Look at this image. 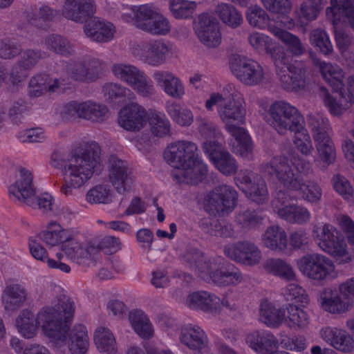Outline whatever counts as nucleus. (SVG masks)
<instances>
[{
  "instance_id": "nucleus-1",
  "label": "nucleus",
  "mask_w": 354,
  "mask_h": 354,
  "mask_svg": "<svg viewBox=\"0 0 354 354\" xmlns=\"http://www.w3.org/2000/svg\"><path fill=\"white\" fill-rule=\"evenodd\" d=\"M75 306L73 301L64 295L50 299V303L41 307L36 315L30 309H24L15 319L17 332L26 339L42 334L53 343H64L71 325Z\"/></svg>"
},
{
  "instance_id": "nucleus-2",
  "label": "nucleus",
  "mask_w": 354,
  "mask_h": 354,
  "mask_svg": "<svg viewBox=\"0 0 354 354\" xmlns=\"http://www.w3.org/2000/svg\"><path fill=\"white\" fill-rule=\"evenodd\" d=\"M218 106V113L225 124V129L234 138L232 150L237 156L249 158L253 152L254 143L248 131L232 122L242 124L245 122L246 109L242 94L232 84L223 87L222 93H212L205 102V108L212 111Z\"/></svg>"
},
{
  "instance_id": "nucleus-3",
  "label": "nucleus",
  "mask_w": 354,
  "mask_h": 354,
  "mask_svg": "<svg viewBox=\"0 0 354 354\" xmlns=\"http://www.w3.org/2000/svg\"><path fill=\"white\" fill-rule=\"evenodd\" d=\"M291 163L297 171L295 173L284 156H275L261 167V171L270 178H276L285 187L286 191H299L302 199L310 204L318 203L322 197V189L315 180L304 183V176L313 174V163L299 156H293Z\"/></svg>"
},
{
  "instance_id": "nucleus-4",
  "label": "nucleus",
  "mask_w": 354,
  "mask_h": 354,
  "mask_svg": "<svg viewBox=\"0 0 354 354\" xmlns=\"http://www.w3.org/2000/svg\"><path fill=\"white\" fill-rule=\"evenodd\" d=\"M248 41L258 54L271 57L284 90L296 92L304 88L306 71L302 63L298 61L290 63V57L275 40L265 33L253 31L249 33Z\"/></svg>"
},
{
  "instance_id": "nucleus-5",
  "label": "nucleus",
  "mask_w": 354,
  "mask_h": 354,
  "mask_svg": "<svg viewBox=\"0 0 354 354\" xmlns=\"http://www.w3.org/2000/svg\"><path fill=\"white\" fill-rule=\"evenodd\" d=\"M198 147L194 142L179 140L169 144L164 158L174 167L171 175L180 183L196 184L207 174V165L197 154Z\"/></svg>"
},
{
  "instance_id": "nucleus-6",
  "label": "nucleus",
  "mask_w": 354,
  "mask_h": 354,
  "mask_svg": "<svg viewBox=\"0 0 354 354\" xmlns=\"http://www.w3.org/2000/svg\"><path fill=\"white\" fill-rule=\"evenodd\" d=\"M100 153V147L95 141L87 142L78 151L71 153L65 166L64 184L60 189L62 194L71 195L73 189L80 188L95 172L102 170Z\"/></svg>"
},
{
  "instance_id": "nucleus-7",
  "label": "nucleus",
  "mask_w": 354,
  "mask_h": 354,
  "mask_svg": "<svg viewBox=\"0 0 354 354\" xmlns=\"http://www.w3.org/2000/svg\"><path fill=\"white\" fill-rule=\"evenodd\" d=\"M183 260L202 279L219 287H235L243 281L239 268L232 264H223L220 257L209 258L197 249L187 250Z\"/></svg>"
},
{
  "instance_id": "nucleus-8",
  "label": "nucleus",
  "mask_w": 354,
  "mask_h": 354,
  "mask_svg": "<svg viewBox=\"0 0 354 354\" xmlns=\"http://www.w3.org/2000/svg\"><path fill=\"white\" fill-rule=\"evenodd\" d=\"M104 62L93 58L88 62V68L80 63L69 64L65 66L66 78L55 79L51 83L46 74H39L32 77L29 82V93L31 96L39 97L44 92H62L72 88L73 82L89 83L99 77Z\"/></svg>"
},
{
  "instance_id": "nucleus-9",
  "label": "nucleus",
  "mask_w": 354,
  "mask_h": 354,
  "mask_svg": "<svg viewBox=\"0 0 354 354\" xmlns=\"http://www.w3.org/2000/svg\"><path fill=\"white\" fill-rule=\"evenodd\" d=\"M199 131L207 140L203 145V151L214 166L225 176L236 174L239 168L237 161L223 149V138L217 125L204 120L199 126Z\"/></svg>"
},
{
  "instance_id": "nucleus-10",
  "label": "nucleus",
  "mask_w": 354,
  "mask_h": 354,
  "mask_svg": "<svg viewBox=\"0 0 354 354\" xmlns=\"http://www.w3.org/2000/svg\"><path fill=\"white\" fill-rule=\"evenodd\" d=\"M309 124L313 134L317 153L315 163L321 169L333 165L337 156L335 144L330 136L331 128L328 118L317 115L311 116Z\"/></svg>"
},
{
  "instance_id": "nucleus-11",
  "label": "nucleus",
  "mask_w": 354,
  "mask_h": 354,
  "mask_svg": "<svg viewBox=\"0 0 354 354\" xmlns=\"http://www.w3.org/2000/svg\"><path fill=\"white\" fill-rule=\"evenodd\" d=\"M313 236L318 247L342 263L351 262L354 255L348 250L343 234L332 224L325 223L313 230Z\"/></svg>"
},
{
  "instance_id": "nucleus-12",
  "label": "nucleus",
  "mask_w": 354,
  "mask_h": 354,
  "mask_svg": "<svg viewBox=\"0 0 354 354\" xmlns=\"http://www.w3.org/2000/svg\"><path fill=\"white\" fill-rule=\"evenodd\" d=\"M300 272L308 279L324 283L337 277V271L333 261L319 253H308L297 260Z\"/></svg>"
},
{
  "instance_id": "nucleus-13",
  "label": "nucleus",
  "mask_w": 354,
  "mask_h": 354,
  "mask_svg": "<svg viewBox=\"0 0 354 354\" xmlns=\"http://www.w3.org/2000/svg\"><path fill=\"white\" fill-rule=\"evenodd\" d=\"M304 120L300 111L286 100L274 101L269 106L267 122L279 134L297 129Z\"/></svg>"
},
{
  "instance_id": "nucleus-14",
  "label": "nucleus",
  "mask_w": 354,
  "mask_h": 354,
  "mask_svg": "<svg viewBox=\"0 0 354 354\" xmlns=\"http://www.w3.org/2000/svg\"><path fill=\"white\" fill-rule=\"evenodd\" d=\"M237 201L238 193L236 189L230 185L223 184L205 194L202 205L210 216H224L235 209Z\"/></svg>"
},
{
  "instance_id": "nucleus-15",
  "label": "nucleus",
  "mask_w": 354,
  "mask_h": 354,
  "mask_svg": "<svg viewBox=\"0 0 354 354\" xmlns=\"http://www.w3.org/2000/svg\"><path fill=\"white\" fill-rule=\"evenodd\" d=\"M297 197L289 193V191L279 190L276 193L272 201V207L279 218L290 224L306 225L311 219V213L305 206L298 204H288Z\"/></svg>"
},
{
  "instance_id": "nucleus-16",
  "label": "nucleus",
  "mask_w": 354,
  "mask_h": 354,
  "mask_svg": "<svg viewBox=\"0 0 354 354\" xmlns=\"http://www.w3.org/2000/svg\"><path fill=\"white\" fill-rule=\"evenodd\" d=\"M113 75L131 86L139 95L149 97L155 93V86L146 73L134 65L118 63L111 67Z\"/></svg>"
},
{
  "instance_id": "nucleus-17",
  "label": "nucleus",
  "mask_w": 354,
  "mask_h": 354,
  "mask_svg": "<svg viewBox=\"0 0 354 354\" xmlns=\"http://www.w3.org/2000/svg\"><path fill=\"white\" fill-rule=\"evenodd\" d=\"M229 64L233 75L244 85L254 86L263 84L266 80L264 68L252 58L236 55L230 59Z\"/></svg>"
},
{
  "instance_id": "nucleus-18",
  "label": "nucleus",
  "mask_w": 354,
  "mask_h": 354,
  "mask_svg": "<svg viewBox=\"0 0 354 354\" xmlns=\"http://www.w3.org/2000/svg\"><path fill=\"white\" fill-rule=\"evenodd\" d=\"M132 54L151 66H159L171 55V46L162 39L144 41L132 47Z\"/></svg>"
},
{
  "instance_id": "nucleus-19",
  "label": "nucleus",
  "mask_w": 354,
  "mask_h": 354,
  "mask_svg": "<svg viewBox=\"0 0 354 354\" xmlns=\"http://www.w3.org/2000/svg\"><path fill=\"white\" fill-rule=\"evenodd\" d=\"M236 185L251 201L263 203L268 199V190L266 182L258 179L257 175L249 169H241L234 178Z\"/></svg>"
},
{
  "instance_id": "nucleus-20",
  "label": "nucleus",
  "mask_w": 354,
  "mask_h": 354,
  "mask_svg": "<svg viewBox=\"0 0 354 354\" xmlns=\"http://www.w3.org/2000/svg\"><path fill=\"white\" fill-rule=\"evenodd\" d=\"M223 252L231 260L245 266L257 265L262 259L261 250L250 241H238L226 245Z\"/></svg>"
},
{
  "instance_id": "nucleus-21",
  "label": "nucleus",
  "mask_w": 354,
  "mask_h": 354,
  "mask_svg": "<svg viewBox=\"0 0 354 354\" xmlns=\"http://www.w3.org/2000/svg\"><path fill=\"white\" fill-rule=\"evenodd\" d=\"M8 192L12 200L32 206L35 204L36 191L32 172L24 167L20 168L16 180L10 185Z\"/></svg>"
},
{
  "instance_id": "nucleus-22",
  "label": "nucleus",
  "mask_w": 354,
  "mask_h": 354,
  "mask_svg": "<svg viewBox=\"0 0 354 354\" xmlns=\"http://www.w3.org/2000/svg\"><path fill=\"white\" fill-rule=\"evenodd\" d=\"M109 178L119 194L131 189L134 179L127 162L115 156H111L108 165Z\"/></svg>"
},
{
  "instance_id": "nucleus-23",
  "label": "nucleus",
  "mask_w": 354,
  "mask_h": 354,
  "mask_svg": "<svg viewBox=\"0 0 354 354\" xmlns=\"http://www.w3.org/2000/svg\"><path fill=\"white\" fill-rule=\"evenodd\" d=\"M147 111L138 102L124 106L118 113V124L128 131H139L147 124Z\"/></svg>"
},
{
  "instance_id": "nucleus-24",
  "label": "nucleus",
  "mask_w": 354,
  "mask_h": 354,
  "mask_svg": "<svg viewBox=\"0 0 354 354\" xmlns=\"http://www.w3.org/2000/svg\"><path fill=\"white\" fill-rule=\"evenodd\" d=\"M196 33L205 46L209 48L218 46L222 41L220 25L217 19L208 13H202L198 16V24Z\"/></svg>"
},
{
  "instance_id": "nucleus-25",
  "label": "nucleus",
  "mask_w": 354,
  "mask_h": 354,
  "mask_svg": "<svg viewBox=\"0 0 354 354\" xmlns=\"http://www.w3.org/2000/svg\"><path fill=\"white\" fill-rule=\"evenodd\" d=\"M319 336L324 342L337 351L344 353L354 351V338L344 329L324 326L319 330Z\"/></svg>"
},
{
  "instance_id": "nucleus-26",
  "label": "nucleus",
  "mask_w": 354,
  "mask_h": 354,
  "mask_svg": "<svg viewBox=\"0 0 354 354\" xmlns=\"http://www.w3.org/2000/svg\"><path fill=\"white\" fill-rule=\"evenodd\" d=\"M315 65L319 68L324 81L333 91L337 93L342 99H345L348 95V88L346 90L344 88L345 73L343 69L336 64L325 61L317 60ZM346 85L348 86L347 84Z\"/></svg>"
},
{
  "instance_id": "nucleus-27",
  "label": "nucleus",
  "mask_w": 354,
  "mask_h": 354,
  "mask_svg": "<svg viewBox=\"0 0 354 354\" xmlns=\"http://www.w3.org/2000/svg\"><path fill=\"white\" fill-rule=\"evenodd\" d=\"M246 344L257 354H274L277 351L279 341L269 330H254L245 337Z\"/></svg>"
},
{
  "instance_id": "nucleus-28",
  "label": "nucleus",
  "mask_w": 354,
  "mask_h": 354,
  "mask_svg": "<svg viewBox=\"0 0 354 354\" xmlns=\"http://www.w3.org/2000/svg\"><path fill=\"white\" fill-rule=\"evenodd\" d=\"M94 0H63L62 16L76 23H83L94 14Z\"/></svg>"
},
{
  "instance_id": "nucleus-29",
  "label": "nucleus",
  "mask_w": 354,
  "mask_h": 354,
  "mask_svg": "<svg viewBox=\"0 0 354 354\" xmlns=\"http://www.w3.org/2000/svg\"><path fill=\"white\" fill-rule=\"evenodd\" d=\"M180 342L192 351L207 352L209 342L207 335L200 326L188 324L183 327L179 337Z\"/></svg>"
},
{
  "instance_id": "nucleus-30",
  "label": "nucleus",
  "mask_w": 354,
  "mask_h": 354,
  "mask_svg": "<svg viewBox=\"0 0 354 354\" xmlns=\"http://www.w3.org/2000/svg\"><path fill=\"white\" fill-rule=\"evenodd\" d=\"M152 77L157 86L167 95L180 100L185 95V88L183 81L173 73L168 71H156Z\"/></svg>"
},
{
  "instance_id": "nucleus-31",
  "label": "nucleus",
  "mask_w": 354,
  "mask_h": 354,
  "mask_svg": "<svg viewBox=\"0 0 354 354\" xmlns=\"http://www.w3.org/2000/svg\"><path fill=\"white\" fill-rule=\"evenodd\" d=\"M2 302L8 311H15L21 307L28 299V291L15 280H8L1 295Z\"/></svg>"
},
{
  "instance_id": "nucleus-32",
  "label": "nucleus",
  "mask_w": 354,
  "mask_h": 354,
  "mask_svg": "<svg viewBox=\"0 0 354 354\" xmlns=\"http://www.w3.org/2000/svg\"><path fill=\"white\" fill-rule=\"evenodd\" d=\"M84 31L86 36L91 40L107 43L113 39L116 30L112 23L94 18L85 24Z\"/></svg>"
},
{
  "instance_id": "nucleus-33",
  "label": "nucleus",
  "mask_w": 354,
  "mask_h": 354,
  "mask_svg": "<svg viewBox=\"0 0 354 354\" xmlns=\"http://www.w3.org/2000/svg\"><path fill=\"white\" fill-rule=\"evenodd\" d=\"M57 15V11L46 3H39L26 12L27 26L38 29L47 30L50 24Z\"/></svg>"
},
{
  "instance_id": "nucleus-34",
  "label": "nucleus",
  "mask_w": 354,
  "mask_h": 354,
  "mask_svg": "<svg viewBox=\"0 0 354 354\" xmlns=\"http://www.w3.org/2000/svg\"><path fill=\"white\" fill-rule=\"evenodd\" d=\"M42 57V54L39 50L24 51L20 61L12 69L10 77L11 83L17 87L19 86L28 76V71L33 68Z\"/></svg>"
},
{
  "instance_id": "nucleus-35",
  "label": "nucleus",
  "mask_w": 354,
  "mask_h": 354,
  "mask_svg": "<svg viewBox=\"0 0 354 354\" xmlns=\"http://www.w3.org/2000/svg\"><path fill=\"white\" fill-rule=\"evenodd\" d=\"M219 297L214 293L201 290L190 293L186 299V305L193 310H201L215 315L218 309Z\"/></svg>"
},
{
  "instance_id": "nucleus-36",
  "label": "nucleus",
  "mask_w": 354,
  "mask_h": 354,
  "mask_svg": "<svg viewBox=\"0 0 354 354\" xmlns=\"http://www.w3.org/2000/svg\"><path fill=\"white\" fill-rule=\"evenodd\" d=\"M69 326L66 339L68 337V347L71 354H86L90 346V339L86 327L83 324H75L71 329ZM58 343L57 344H64Z\"/></svg>"
},
{
  "instance_id": "nucleus-37",
  "label": "nucleus",
  "mask_w": 354,
  "mask_h": 354,
  "mask_svg": "<svg viewBox=\"0 0 354 354\" xmlns=\"http://www.w3.org/2000/svg\"><path fill=\"white\" fill-rule=\"evenodd\" d=\"M39 239L46 245L56 246L64 245L73 239V233L71 230L64 229L55 221L50 222L46 230L39 234Z\"/></svg>"
},
{
  "instance_id": "nucleus-38",
  "label": "nucleus",
  "mask_w": 354,
  "mask_h": 354,
  "mask_svg": "<svg viewBox=\"0 0 354 354\" xmlns=\"http://www.w3.org/2000/svg\"><path fill=\"white\" fill-rule=\"evenodd\" d=\"M283 308H277L275 304L268 299L261 300L259 306V319L270 328H278L285 321Z\"/></svg>"
},
{
  "instance_id": "nucleus-39",
  "label": "nucleus",
  "mask_w": 354,
  "mask_h": 354,
  "mask_svg": "<svg viewBox=\"0 0 354 354\" xmlns=\"http://www.w3.org/2000/svg\"><path fill=\"white\" fill-rule=\"evenodd\" d=\"M264 7L271 12L279 15L278 19L281 26L292 30L295 26L294 20L288 17L292 4L290 0H261Z\"/></svg>"
},
{
  "instance_id": "nucleus-40",
  "label": "nucleus",
  "mask_w": 354,
  "mask_h": 354,
  "mask_svg": "<svg viewBox=\"0 0 354 354\" xmlns=\"http://www.w3.org/2000/svg\"><path fill=\"white\" fill-rule=\"evenodd\" d=\"M28 248L32 257L37 261L46 263L50 269H58L64 273H69L71 267L66 263L56 261L55 259L48 257L46 248L39 242L35 237H30L28 239Z\"/></svg>"
},
{
  "instance_id": "nucleus-41",
  "label": "nucleus",
  "mask_w": 354,
  "mask_h": 354,
  "mask_svg": "<svg viewBox=\"0 0 354 354\" xmlns=\"http://www.w3.org/2000/svg\"><path fill=\"white\" fill-rule=\"evenodd\" d=\"M263 269L271 275L286 281H296L297 275L292 266L280 258H269L263 263Z\"/></svg>"
},
{
  "instance_id": "nucleus-42",
  "label": "nucleus",
  "mask_w": 354,
  "mask_h": 354,
  "mask_svg": "<svg viewBox=\"0 0 354 354\" xmlns=\"http://www.w3.org/2000/svg\"><path fill=\"white\" fill-rule=\"evenodd\" d=\"M263 245L268 249L276 252H283L288 246L287 234L279 225L268 227L261 236Z\"/></svg>"
},
{
  "instance_id": "nucleus-43",
  "label": "nucleus",
  "mask_w": 354,
  "mask_h": 354,
  "mask_svg": "<svg viewBox=\"0 0 354 354\" xmlns=\"http://www.w3.org/2000/svg\"><path fill=\"white\" fill-rule=\"evenodd\" d=\"M147 122L149 123L151 132L156 137L164 138L171 133V122L163 111L149 109Z\"/></svg>"
},
{
  "instance_id": "nucleus-44",
  "label": "nucleus",
  "mask_w": 354,
  "mask_h": 354,
  "mask_svg": "<svg viewBox=\"0 0 354 354\" xmlns=\"http://www.w3.org/2000/svg\"><path fill=\"white\" fill-rule=\"evenodd\" d=\"M93 341L97 350L102 354H116L118 353L115 337L108 328L97 327L94 333Z\"/></svg>"
},
{
  "instance_id": "nucleus-45",
  "label": "nucleus",
  "mask_w": 354,
  "mask_h": 354,
  "mask_svg": "<svg viewBox=\"0 0 354 354\" xmlns=\"http://www.w3.org/2000/svg\"><path fill=\"white\" fill-rule=\"evenodd\" d=\"M108 107L93 100L81 102L80 118L93 122H102L109 118Z\"/></svg>"
},
{
  "instance_id": "nucleus-46",
  "label": "nucleus",
  "mask_w": 354,
  "mask_h": 354,
  "mask_svg": "<svg viewBox=\"0 0 354 354\" xmlns=\"http://www.w3.org/2000/svg\"><path fill=\"white\" fill-rule=\"evenodd\" d=\"M129 319L134 331L142 339L153 337L154 329L148 316L141 310H133L129 313Z\"/></svg>"
},
{
  "instance_id": "nucleus-47",
  "label": "nucleus",
  "mask_w": 354,
  "mask_h": 354,
  "mask_svg": "<svg viewBox=\"0 0 354 354\" xmlns=\"http://www.w3.org/2000/svg\"><path fill=\"white\" fill-rule=\"evenodd\" d=\"M62 250L72 261L80 265H89L88 261L92 260L91 252L95 250V248L93 247L84 248L80 243L73 239L62 245Z\"/></svg>"
},
{
  "instance_id": "nucleus-48",
  "label": "nucleus",
  "mask_w": 354,
  "mask_h": 354,
  "mask_svg": "<svg viewBox=\"0 0 354 354\" xmlns=\"http://www.w3.org/2000/svg\"><path fill=\"white\" fill-rule=\"evenodd\" d=\"M270 33L280 40L292 56H301L305 51V47L297 35L283 30L281 28H272Z\"/></svg>"
},
{
  "instance_id": "nucleus-49",
  "label": "nucleus",
  "mask_w": 354,
  "mask_h": 354,
  "mask_svg": "<svg viewBox=\"0 0 354 354\" xmlns=\"http://www.w3.org/2000/svg\"><path fill=\"white\" fill-rule=\"evenodd\" d=\"M288 315H285L283 323L290 328L295 330L304 329L310 323V317L306 311L294 304L286 306Z\"/></svg>"
},
{
  "instance_id": "nucleus-50",
  "label": "nucleus",
  "mask_w": 354,
  "mask_h": 354,
  "mask_svg": "<svg viewBox=\"0 0 354 354\" xmlns=\"http://www.w3.org/2000/svg\"><path fill=\"white\" fill-rule=\"evenodd\" d=\"M102 93L104 99L109 103L127 100H131L136 98L134 93L131 89L114 82L106 83L102 87Z\"/></svg>"
},
{
  "instance_id": "nucleus-51",
  "label": "nucleus",
  "mask_w": 354,
  "mask_h": 354,
  "mask_svg": "<svg viewBox=\"0 0 354 354\" xmlns=\"http://www.w3.org/2000/svg\"><path fill=\"white\" fill-rule=\"evenodd\" d=\"M215 11L221 21L232 28L239 27L243 21L241 13L230 3L218 4Z\"/></svg>"
},
{
  "instance_id": "nucleus-52",
  "label": "nucleus",
  "mask_w": 354,
  "mask_h": 354,
  "mask_svg": "<svg viewBox=\"0 0 354 354\" xmlns=\"http://www.w3.org/2000/svg\"><path fill=\"white\" fill-rule=\"evenodd\" d=\"M246 17L252 26L260 30H268L270 32L272 28H278L270 24V18L267 12L259 6H251L248 8Z\"/></svg>"
},
{
  "instance_id": "nucleus-53",
  "label": "nucleus",
  "mask_w": 354,
  "mask_h": 354,
  "mask_svg": "<svg viewBox=\"0 0 354 354\" xmlns=\"http://www.w3.org/2000/svg\"><path fill=\"white\" fill-rule=\"evenodd\" d=\"M165 109L171 120L181 127H189L194 122L192 111L188 108H182L177 102H167Z\"/></svg>"
},
{
  "instance_id": "nucleus-54",
  "label": "nucleus",
  "mask_w": 354,
  "mask_h": 354,
  "mask_svg": "<svg viewBox=\"0 0 354 354\" xmlns=\"http://www.w3.org/2000/svg\"><path fill=\"white\" fill-rule=\"evenodd\" d=\"M320 300L322 308L330 313L341 314L349 310V304L344 301L342 297L337 293L330 292L328 295L324 292L321 296Z\"/></svg>"
},
{
  "instance_id": "nucleus-55",
  "label": "nucleus",
  "mask_w": 354,
  "mask_h": 354,
  "mask_svg": "<svg viewBox=\"0 0 354 354\" xmlns=\"http://www.w3.org/2000/svg\"><path fill=\"white\" fill-rule=\"evenodd\" d=\"M264 216L259 210L246 209L239 212L235 216L236 223L243 230H250L262 224Z\"/></svg>"
},
{
  "instance_id": "nucleus-56",
  "label": "nucleus",
  "mask_w": 354,
  "mask_h": 354,
  "mask_svg": "<svg viewBox=\"0 0 354 354\" xmlns=\"http://www.w3.org/2000/svg\"><path fill=\"white\" fill-rule=\"evenodd\" d=\"M45 44L48 49L65 57L75 53L74 45L68 39L59 35H49L46 38Z\"/></svg>"
},
{
  "instance_id": "nucleus-57",
  "label": "nucleus",
  "mask_w": 354,
  "mask_h": 354,
  "mask_svg": "<svg viewBox=\"0 0 354 354\" xmlns=\"http://www.w3.org/2000/svg\"><path fill=\"white\" fill-rule=\"evenodd\" d=\"M200 227L211 235L224 238H236L237 234L232 224L228 223L221 226L218 222L205 218L200 222Z\"/></svg>"
},
{
  "instance_id": "nucleus-58",
  "label": "nucleus",
  "mask_w": 354,
  "mask_h": 354,
  "mask_svg": "<svg viewBox=\"0 0 354 354\" xmlns=\"http://www.w3.org/2000/svg\"><path fill=\"white\" fill-rule=\"evenodd\" d=\"M197 4L195 1L188 0H170L169 10L177 19L192 18L196 10Z\"/></svg>"
},
{
  "instance_id": "nucleus-59",
  "label": "nucleus",
  "mask_w": 354,
  "mask_h": 354,
  "mask_svg": "<svg viewBox=\"0 0 354 354\" xmlns=\"http://www.w3.org/2000/svg\"><path fill=\"white\" fill-rule=\"evenodd\" d=\"M290 131L295 133L293 143L296 149L304 156L310 155L313 151V145L310 134L305 127V122L297 129Z\"/></svg>"
},
{
  "instance_id": "nucleus-60",
  "label": "nucleus",
  "mask_w": 354,
  "mask_h": 354,
  "mask_svg": "<svg viewBox=\"0 0 354 354\" xmlns=\"http://www.w3.org/2000/svg\"><path fill=\"white\" fill-rule=\"evenodd\" d=\"M133 12L136 17V26L143 30V26H148L158 13V9L153 5L146 3L133 6Z\"/></svg>"
},
{
  "instance_id": "nucleus-61",
  "label": "nucleus",
  "mask_w": 354,
  "mask_h": 354,
  "mask_svg": "<svg viewBox=\"0 0 354 354\" xmlns=\"http://www.w3.org/2000/svg\"><path fill=\"white\" fill-rule=\"evenodd\" d=\"M333 187L350 205H354V189L349 180L340 174L332 178Z\"/></svg>"
},
{
  "instance_id": "nucleus-62",
  "label": "nucleus",
  "mask_w": 354,
  "mask_h": 354,
  "mask_svg": "<svg viewBox=\"0 0 354 354\" xmlns=\"http://www.w3.org/2000/svg\"><path fill=\"white\" fill-rule=\"evenodd\" d=\"M310 42L326 56L330 55L333 51L329 36L324 30L319 28L313 30L310 35Z\"/></svg>"
},
{
  "instance_id": "nucleus-63",
  "label": "nucleus",
  "mask_w": 354,
  "mask_h": 354,
  "mask_svg": "<svg viewBox=\"0 0 354 354\" xmlns=\"http://www.w3.org/2000/svg\"><path fill=\"white\" fill-rule=\"evenodd\" d=\"M295 281L290 283L282 289V295L287 301H295L301 304V306L305 307L309 302L308 295L306 290Z\"/></svg>"
},
{
  "instance_id": "nucleus-64",
  "label": "nucleus",
  "mask_w": 354,
  "mask_h": 354,
  "mask_svg": "<svg viewBox=\"0 0 354 354\" xmlns=\"http://www.w3.org/2000/svg\"><path fill=\"white\" fill-rule=\"evenodd\" d=\"M86 199L91 204L109 203L111 201L110 188L107 185H96L87 192Z\"/></svg>"
}]
</instances>
